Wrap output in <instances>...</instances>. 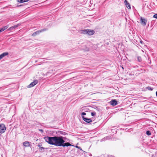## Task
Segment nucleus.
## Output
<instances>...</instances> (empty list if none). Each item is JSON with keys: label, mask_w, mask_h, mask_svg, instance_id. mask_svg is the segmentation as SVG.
Wrapping results in <instances>:
<instances>
[{"label": "nucleus", "mask_w": 157, "mask_h": 157, "mask_svg": "<svg viewBox=\"0 0 157 157\" xmlns=\"http://www.w3.org/2000/svg\"><path fill=\"white\" fill-rule=\"evenodd\" d=\"M82 118L83 120L86 122L89 123L92 122V121L91 119L86 118L84 116H82Z\"/></svg>", "instance_id": "nucleus-7"}, {"label": "nucleus", "mask_w": 157, "mask_h": 157, "mask_svg": "<svg viewBox=\"0 0 157 157\" xmlns=\"http://www.w3.org/2000/svg\"><path fill=\"white\" fill-rule=\"evenodd\" d=\"M18 25H15L13 26L10 27V28H9L8 29V30H9L10 31H12L13 30V29H15L17 27H18Z\"/></svg>", "instance_id": "nucleus-11"}, {"label": "nucleus", "mask_w": 157, "mask_h": 157, "mask_svg": "<svg viewBox=\"0 0 157 157\" xmlns=\"http://www.w3.org/2000/svg\"><path fill=\"white\" fill-rule=\"evenodd\" d=\"M79 150H80L82 151V149L80 147H79ZM83 151V152H85L84 151Z\"/></svg>", "instance_id": "nucleus-25"}, {"label": "nucleus", "mask_w": 157, "mask_h": 157, "mask_svg": "<svg viewBox=\"0 0 157 157\" xmlns=\"http://www.w3.org/2000/svg\"><path fill=\"white\" fill-rule=\"evenodd\" d=\"M96 114V113L95 112H92L91 113V115L92 116H95Z\"/></svg>", "instance_id": "nucleus-19"}, {"label": "nucleus", "mask_w": 157, "mask_h": 157, "mask_svg": "<svg viewBox=\"0 0 157 157\" xmlns=\"http://www.w3.org/2000/svg\"><path fill=\"white\" fill-rule=\"evenodd\" d=\"M38 82V81L37 80H35L33 82H31L27 86L28 88H30L33 87Z\"/></svg>", "instance_id": "nucleus-5"}, {"label": "nucleus", "mask_w": 157, "mask_h": 157, "mask_svg": "<svg viewBox=\"0 0 157 157\" xmlns=\"http://www.w3.org/2000/svg\"><path fill=\"white\" fill-rule=\"evenodd\" d=\"M138 60L139 62H141V58L140 57L138 56L137 57Z\"/></svg>", "instance_id": "nucleus-20"}, {"label": "nucleus", "mask_w": 157, "mask_h": 157, "mask_svg": "<svg viewBox=\"0 0 157 157\" xmlns=\"http://www.w3.org/2000/svg\"><path fill=\"white\" fill-rule=\"evenodd\" d=\"M155 157H157V152L155 153Z\"/></svg>", "instance_id": "nucleus-27"}, {"label": "nucleus", "mask_w": 157, "mask_h": 157, "mask_svg": "<svg viewBox=\"0 0 157 157\" xmlns=\"http://www.w3.org/2000/svg\"><path fill=\"white\" fill-rule=\"evenodd\" d=\"M47 29H41L39 30H38L35 32L32 35V36H35L36 35H39L41 33L43 32L44 31H46L48 30Z\"/></svg>", "instance_id": "nucleus-3"}, {"label": "nucleus", "mask_w": 157, "mask_h": 157, "mask_svg": "<svg viewBox=\"0 0 157 157\" xmlns=\"http://www.w3.org/2000/svg\"><path fill=\"white\" fill-rule=\"evenodd\" d=\"M124 3L125 5H127L128 4V3L127 0H125L124 1Z\"/></svg>", "instance_id": "nucleus-24"}, {"label": "nucleus", "mask_w": 157, "mask_h": 157, "mask_svg": "<svg viewBox=\"0 0 157 157\" xmlns=\"http://www.w3.org/2000/svg\"><path fill=\"white\" fill-rule=\"evenodd\" d=\"M110 104L114 106L117 104V101L115 100H113L111 101L110 102Z\"/></svg>", "instance_id": "nucleus-9"}, {"label": "nucleus", "mask_w": 157, "mask_h": 157, "mask_svg": "<svg viewBox=\"0 0 157 157\" xmlns=\"http://www.w3.org/2000/svg\"><path fill=\"white\" fill-rule=\"evenodd\" d=\"M9 53L7 52H4L0 55V60L2 59L5 56L8 55Z\"/></svg>", "instance_id": "nucleus-10"}, {"label": "nucleus", "mask_w": 157, "mask_h": 157, "mask_svg": "<svg viewBox=\"0 0 157 157\" xmlns=\"http://www.w3.org/2000/svg\"><path fill=\"white\" fill-rule=\"evenodd\" d=\"M78 144H77V145H76V148H78V146L77 145H78Z\"/></svg>", "instance_id": "nucleus-28"}, {"label": "nucleus", "mask_w": 157, "mask_h": 157, "mask_svg": "<svg viewBox=\"0 0 157 157\" xmlns=\"http://www.w3.org/2000/svg\"><path fill=\"white\" fill-rule=\"evenodd\" d=\"M23 6V5H20L19 6Z\"/></svg>", "instance_id": "nucleus-31"}, {"label": "nucleus", "mask_w": 157, "mask_h": 157, "mask_svg": "<svg viewBox=\"0 0 157 157\" xmlns=\"http://www.w3.org/2000/svg\"><path fill=\"white\" fill-rule=\"evenodd\" d=\"M44 149H45V148L43 147H40L39 148L40 150V152H42L44 151Z\"/></svg>", "instance_id": "nucleus-15"}, {"label": "nucleus", "mask_w": 157, "mask_h": 157, "mask_svg": "<svg viewBox=\"0 0 157 157\" xmlns=\"http://www.w3.org/2000/svg\"><path fill=\"white\" fill-rule=\"evenodd\" d=\"M153 17L157 19V13L154 15Z\"/></svg>", "instance_id": "nucleus-23"}, {"label": "nucleus", "mask_w": 157, "mask_h": 157, "mask_svg": "<svg viewBox=\"0 0 157 157\" xmlns=\"http://www.w3.org/2000/svg\"><path fill=\"white\" fill-rule=\"evenodd\" d=\"M110 157H113V156H110Z\"/></svg>", "instance_id": "nucleus-33"}, {"label": "nucleus", "mask_w": 157, "mask_h": 157, "mask_svg": "<svg viewBox=\"0 0 157 157\" xmlns=\"http://www.w3.org/2000/svg\"><path fill=\"white\" fill-rule=\"evenodd\" d=\"M2 31H3V30H2V28H0V33H1V32H2Z\"/></svg>", "instance_id": "nucleus-26"}, {"label": "nucleus", "mask_w": 157, "mask_h": 157, "mask_svg": "<svg viewBox=\"0 0 157 157\" xmlns=\"http://www.w3.org/2000/svg\"><path fill=\"white\" fill-rule=\"evenodd\" d=\"M29 0H17L18 2L22 3L25 2H27L29 1Z\"/></svg>", "instance_id": "nucleus-13"}, {"label": "nucleus", "mask_w": 157, "mask_h": 157, "mask_svg": "<svg viewBox=\"0 0 157 157\" xmlns=\"http://www.w3.org/2000/svg\"><path fill=\"white\" fill-rule=\"evenodd\" d=\"M156 96L157 97V91H156Z\"/></svg>", "instance_id": "nucleus-32"}, {"label": "nucleus", "mask_w": 157, "mask_h": 157, "mask_svg": "<svg viewBox=\"0 0 157 157\" xmlns=\"http://www.w3.org/2000/svg\"><path fill=\"white\" fill-rule=\"evenodd\" d=\"M42 146V145H40V144H39L38 145V146L39 147H40Z\"/></svg>", "instance_id": "nucleus-29"}, {"label": "nucleus", "mask_w": 157, "mask_h": 157, "mask_svg": "<svg viewBox=\"0 0 157 157\" xmlns=\"http://www.w3.org/2000/svg\"><path fill=\"white\" fill-rule=\"evenodd\" d=\"M8 26L6 25V26H5L3 27L2 28V30H3V31L7 29L8 28Z\"/></svg>", "instance_id": "nucleus-16"}, {"label": "nucleus", "mask_w": 157, "mask_h": 157, "mask_svg": "<svg viewBox=\"0 0 157 157\" xmlns=\"http://www.w3.org/2000/svg\"><path fill=\"white\" fill-rule=\"evenodd\" d=\"M111 138V136H109L105 137L104 138L102 139L101 140L103 141H104L107 140H109Z\"/></svg>", "instance_id": "nucleus-12"}, {"label": "nucleus", "mask_w": 157, "mask_h": 157, "mask_svg": "<svg viewBox=\"0 0 157 157\" xmlns=\"http://www.w3.org/2000/svg\"><path fill=\"white\" fill-rule=\"evenodd\" d=\"M146 134L148 136H150L151 135V133L149 131H147L146 132Z\"/></svg>", "instance_id": "nucleus-17"}, {"label": "nucleus", "mask_w": 157, "mask_h": 157, "mask_svg": "<svg viewBox=\"0 0 157 157\" xmlns=\"http://www.w3.org/2000/svg\"><path fill=\"white\" fill-rule=\"evenodd\" d=\"M126 7L128 8V9H131V6H130V4H129V3H128V4H127V5H126Z\"/></svg>", "instance_id": "nucleus-18"}, {"label": "nucleus", "mask_w": 157, "mask_h": 157, "mask_svg": "<svg viewBox=\"0 0 157 157\" xmlns=\"http://www.w3.org/2000/svg\"><path fill=\"white\" fill-rule=\"evenodd\" d=\"M141 22L142 25L144 26L146 25L147 22V20L146 19L144 18H143L141 17Z\"/></svg>", "instance_id": "nucleus-8"}, {"label": "nucleus", "mask_w": 157, "mask_h": 157, "mask_svg": "<svg viewBox=\"0 0 157 157\" xmlns=\"http://www.w3.org/2000/svg\"><path fill=\"white\" fill-rule=\"evenodd\" d=\"M63 137L62 136L54 137L46 136L44 138L45 141L49 144L53 145L56 146H68L71 145L69 143H64Z\"/></svg>", "instance_id": "nucleus-1"}, {"label": "nucleus", "mask_w": 157, "mask_h": 157, "mask_svg": "<svg viewBox=\"0 0 157 157\" xmlns=\"http://www.w3.org/2000/svg\"><path fill=\"white\" fill-rule=\"evenodd\" d=\"M82 115V117L84 116V115H86V113L85 112H83L81 114Z\"/></svg>", "instance_id": "nucleus-22"}, {"label": "nucleus", "mask_w": 157, "mask_h": 157, "mask_svg": "<svg viewBox=\"0 0 157 157\" xmlns=\"http://www.w3.org/2000/svg\"><path fill=\"white\" fill-rule=\"evenodd\" d=\"M141 43H142V42L141 41H140Z\"/></svg>", "instance_id": "nucleus-34"}, {"label": "nucleus", "mask_w": 157, "mask_h": 157, "mask_svg": "<svg viewBox=\"0 0 157 157\" xmlns=\"http://www.w3.org/2000/svg\"><path fill=\"white\" fill-rule=\"evenodd\" d=\"M39 130H40V131H41V132H43V130H42V129H40Z\"/></svg>", "instance_id": "nucleus-30"}, {"label": "nucleus", "mask_w": 157, "mask_h": 157, "mask_svg": "<svg viewBox=\"0 0 157 157\" xmlns=\"http://www.w3.org/2000/svg\"><path fill=\"white\" fill-rule=\"evenodd\" d=\"M30 143L28 141H26L24 142L23 143V145L25 147H31L32 145H30Z\"/></svg>", "instance_id": "nucleus-6"}, {"label": "nucleus", "mask_w": 157, "mask_h": 157, "mask_svg": "<svg viewBox=\"0 0 157 157\" xmlns=\"http://www.w3.org/2000/svg\"><path fill=\"white\" fill-rule=\"evenodd\" d=\"M82 49L85 51H89V48L86 46H85L84 48H82Z\"/></svg>", "instance_id": "nucleus-14"}, {"label": "nucleus", "mask_w": 157, "mask_h": 157, "mask_svg": "<svg viewBox=\"0 0 157 157\" xmlns=\"http://www.w3.org/2000/svg\"><path fill=\"white\" fill-rule=\"evenodd\" d=\"M147 88L148 89V90H151V91L153 89V88L151 87H147Z\"/></svg>", "instance_id": "nucleus-21"}, {"label": "nucleus", "mask_w": 157, "mask_h": 157, "mask_svg": "<svg viewBox=\"0 0 157 157\" xmlns=\"http://www.w3.org/2000/svg\"><path fill=\"white\" fill-rule=\"evenodd\" d=\"M6 130V128L4 124H0V133H3Z\"/></svg>", "instance_id": "nucleus-4"}, {"label": "nucleus", "mask_w": 157, "mask_h": 157, "mask_svg": "<svg viewBox=\"0 0 157 157\" xmlns=\"http://www.w3.org/2000/svg\"><path fill=\"white\" fill-rule=\"evenodd\" d=\"M80 31L82 33L87 34L90 36L92 35L94 33V30H90L88 29L81 30Z\"/></svg>", "instance_id": "nucleus-2"}]
</instances>
